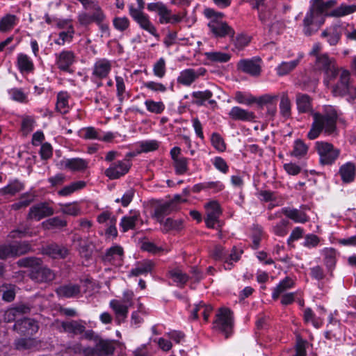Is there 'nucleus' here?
Segmentation results:
<instances>
[{"instance_id":"1","label":"nucleus","mask_w":356,"mask_h":356,"mask_svg":"<svg viewBox=\"0 0 356 356\" xmlns=\"http://www.w3.org/2000/svg\"><path fill=\"white\" fill-rule=\"evenodd\" d=\"M296 103L299 113L311 112L313 117V122L307 134L309 139L317 138L323 131L328 136L336 132L337 120L339 113L335 106L325 105L321 112H314L312 111L311 97L307 94L300 92L296 95Z\"/></svg>"},{"instance_id":"2","label":"nucleus","mask_w":356,"mask_h":356,"mask_svg":"<svg viewBox=\"0 0 356 356\" xmlns=\"http://www.w3.org/2000/svg\"><path fill=\"white\" fill-rule=\"evenodd\" d=\"M337 0H310L309 9L303 19V31L306 35H311L324 23V19L318 17L321 15L325 17H342L356 11V5L341 3L339 6L330 10L337 5Z\"/></svg>"},{"instance_id":"3","label":"nucleus","mask_w":356,"mask_h":356,"mask_svg":"<svg viewBox=\"0 0 356 356\" xmlns=\"http://www.w3.org/2000/svg\"><path fill=\"white\" fill-rule=\"evenodd\" d=\"M337 81L335 83L332 81L334 79H325L324 83L327 88H330L334 96L348 95L351 98L356 97V82L351 76L350 72L344 69H339L337 74Z\"/></svg>"},{"instance_id":"4","label":"nucleus","mask_w":356,"mask_h":356,"mask_svg":"<svg viewBox=\"0 0 356 356\" xmlns=\"http://www.w3.org/2000/svg\"><path fill=\"white\" fill-rule=\"evenodd\" d=\"M20 266L31 268L30 277L36 282H49L54 280L55 274L49 268L42 266V261L38 258L29 257L18 261Z\"/></svg>"},{"instance_id":"5","label":"nucleus","mask_w":356,"mask_h":356,"mask_svg":"<svg viewBox=\"0 0 356 356\" xmlns=\"http://www.w3.org/2000/svg\"><path fill=\"white\" fill-rule=\"evenodd\" d=\"M205 15L211 19L208 24L209 31L216 37H233L234 31L225 22L222 20L224 15L222 13L216 12L213 9L207 8L204 10Z\"/></svg>"},{"instance_id":"6","label":"nucleus","mask_w":356,"mask_h":356,"mask_svg":"<svg viewBox=\"0 0 356 356\" xmlns=\"http://www.w3.org/2000/svg\"><path fill=\"white\" fill-rule=\"evenodd\" d=\"M138 8H135L133 5L129 6V13L131 18L137 23L139 27L148 32L149 34L159 38V34L153 23L151 22L147 14L145 13L143 10L145 6L143 0H136Z\"/></svg>"},{"instance_id":"7","label":"nucleus","mask_w":356,"mask_h":356,"mask_svg":"<svg viewBox=\"0 0 356 356\" xmlns=\"http://www.w3.org/2000/svg\"><path fill=\"white\" fill-rule=\"evenodd\" d=\"M134 293L131 290L123 291L121 300L113 299L109 302L110 307L115 313L118 323L124 322L127 318L129 308L134 305Z\"/></svg>"},{"instance_id":"8","label":"nucleus","mask_w":356,"mask_h":356,"mask_svg":"<svg viewBox=\"0 0 356 356\" xmlns=\"http://www.w3.org/2000/svg\"><path fill=\"white\" fill-rule=\"evenodd\" d=\"M213 328L228 338L233 330L232 312L227 308L219 309L216 318L213 322Z\"/></svg>"},{"instance_id":"9","label":"nucleus","mask_w":356,"mask_h":356,"mask_svg":"<svg viewBox=\"0 0 356 356\" xmlns=\"http://www.w3.org/2000/svg\"><path fill=\"white\" fill-rule=\"evenodd\" d=\"M315 149L319 155L320 163L323 165L332 164L339 155V150L327 142L317 141L315 143Z\"/></svg>"},{"instance_id":"10","label":"nucleus","mask_w":356,"mask_h":356,"mask_svg":"<svg viewBox=\"0 0 356 356\" xmlns=\"http://www.w3.org/2000/svg\"><path fill=\"white\" fill-rule=\"evenodd\" d=\"M315 66L316 69L325 72L326 75L325 79H335L338 74L339 68L336 65L335 60L329 57L326 54L316 56Z\"/></svg>"},{"instance_id":"11","label":"nucleus","mask_w":356,"mask_h":356,"mask_svg":"<svg viewBox=\"0 0 356 356\" xmlns=\"http://www.w3.org/2000/svg\"><path fill=\"white\" fill-rule=\"evenodd\" d=\"M115 350L113 341L100 339L94 348L88 347L84 351L85 356H111Z\"/></svg>"},{"instance_id":"12","label":"nucleus","mask_w":356,"mask_h":356,"mask_svg":"<svg viewBox=\"0 0 356 356\" xmlns=\"http://www.w3.org/2000/svg\"><path fill=\"white\" fill-rule=\"evenodd\" d=\"M131 165L128 159H123L112 163L105 170V175L110 179H116L127 174Z\"/></svg>"},{"instance_id":"13","label":"nucleus","mask_w":356,"mask_h":356,"mask_svg":"<svg viewBox=\"0 0 356 356\" xmlns=\"http://www.w3.org/2000/svg\"><path fill=\"white\" fill-rule=\"evenodd\" d=\"M207 70L204 67L188 68L182 70L177 77V82L183 86H189L200 76H204Z\"/></svg>"},{"instance_id":"14","label":"nucleus","mask_w":356,"mask_h":356,"mask_svg":"<svg viewBox=\"0 0 356 356\" xmlns=\"http://www.w3.org/2000/svg\"><path fill=\"white\" fill-rule=\"evenodd\" d=\"M54 211L46 202H40L31 207L28 213V219L39 221L41 219L52 216Z\"/></svg>"},{"instance_id":"15","label":"nucleus","mask_w":356,"mask_h":356,"mask_svg":"<svg viewBox=\"0 0 356 356\" xmlns=\"http://www.w3.org/2000/svg\"><path fill=\"white\" fill-rule=\"evenodd\" d=\"M207 211V217L205 223L209 228H214L216 224L218 222L221 214L220 204L216 201H211L204 206Z\"/></svg>"},{"instance_id":"16","label":"nucleus","mask_w":356,"mask_h":356,"mask_svg":"<svg viewBox=\"0 0 356 356\" xmlns=\"http://www.w3.org/2000/svg\"><path fill=\"white\" fill-rule=\"evenodd\" d=\"M38 323L35 320L28 318L17 320L14 325V330L25 336L33 335L38 332Z\"/></svg>"},{"instance_id":"17","label":"nucleus","mask_w":356,"mask_h":356,"mask_svg":"<svg viewBox=\"0 0 356 356\" xmlns=\"http://www.w3.org/2000/svg\"><path fill=\"white\" fill-rule=\"evenodd\" d=\"M112 68L111 61L106 58L97 59L94 63L92 75L99 79L106 78Z\"/></svg>"},{"instance_id":"18","label":"nucleus","mask_w":356,"mask_h":356,"mask_svg":"<svg viewBox=\"0 0 356 356\" xmlns=\"http://www.w3.org/2000/svg\"><path fill=\"white\" fill-rule=\"evenodd\" d=\"M124 257L123 248L118 245L107 249L103 256V260L115 266H121Z\"/></svg>"},{"instance_id":"19","label":"nucleus","mask_w":356,"mask_h":356,"mask_svg":"<svg viewBox=\"0 0 356 356\" xmlns=\"http://www.w3.org/2000/svg\"><path fill=\"white\" fill-rule=\"evenodd\" d=\"M55 56L56 63L62 71L68 72L70 66L75 62V55L72 51L64 50Z\"/></svg>"},{"instance_id":"20","label":"nucleus","mask_w":356,"mask_h":356,"mask_svg":"<svg viewBox=\"0 0 356 356\" xmlns=\"http://www.w3.org/2000/svg\"><path fill=\"white\" fill-rule=\"evenodd\" d=\"M260 61L259 58L241 60L238 63V67L243 72L257 76L261 72Z\"/></svg>"},{"instance_id":"21","label":"nucleus","mask_w":356,"mask_h":356,"mask_svg":"<svg viewBox=\"0 0 356 356\" xmlns=\"http://www.w3.org/2000/svg\"><path fill=\"white\" fill-rule=\"evenodd\" d=\"M321 36L323 38H325L330 45H337L341 38L340 25L334 24L326 28L322 31Z\"/></svg>"},{"instance_id":"22","label":"nucleus","mask_w":356,"mask_h":356,"mask_svg":"<svg viewBox=\"0 0 356 356\" xmlns=\"http://www.w3.org/2000/svg\"><path fill=\"white\" fill-rule=\"evenodd\" d=\"M42 253L53 259H64L69 254V250L56 243L49 244L42 248Z\"/></svg>"},{"instance_id":"23","label":"nucleus","mask_w":356,"mask_h":356,"mask_svg":"<svg viewBox=\"0 0 356 356\" xmlns=\"http://www.w3.org/2000/svg\"><path fill=\"white\" fill-rule=\"evenodd\" d=\"M321 252L323 257V263L330 276H332V272L337 264L336 250L332 248H325Z\"/></svg>"},{"instance_id":"24","label":"nucleus","mask_w":356,"mask_h":356,"mask_svg":"<svg viewBox=\"0 0 356 356\" xmlns=\"http://www.w3.org/2000/svg\"><path fill=\"white\" fill-rule=\"evenodd\" d=\"M281 213L297 223H305L309 220V217L304 211L297 209L284 207Z\"/></svg>"},{"instance_id":"25","label":"nucleus","mask_w":356,"mask_h":356,"mask_svg":"<svg viewBox=\"0 0 356 356\" xmlns=\"http://www.w3.org/2000/svg\"><path fill=\"white\" fill-rule=\"evenodd\" d=\"M339 175L343 183L348 184L353 182L356 175L355 165L352 162L344 163L339 168Z\"/></svg>"},{"instance_id":"26","label":"nucleus","mask_w":356,"mask_h":356,"mask_svg":"<svg viewBox=\"0 0 356 356\" xmlns=\"http://www.w3.org/2000/svg\"><path fill=\"white\" fill-rule=\"evenodd\" d=\"M60 164L71 171H82L88 168V162L81 158H72L62 160Z\"/></svg>"},{"instance_id":"27","label":"nucleus","mask_w":356,"mask_h":356,"mask_svg":"<svg viewBox=\"0 0 356 356\" xmlns=\"http://www.w3.org/2000/svg\"><path fill=\"white\" fill-rule=\"evenodd\" d=\"M85 322L83 321L72 320L63 322L61 326L64 332L74 335H78L83 334L85 331Z\"/></svg>"},{"instance_id":"28","label":"nucleus","mask_w":356,"mask_h":356,"mask_svg":"<svg viewBox=\"0 0 356 356\" xmlns=\"http://www.w3.org/2000/svg\"><path fill=\"white\" fill-rule=\"evenodd\" d=\"M229 116L234 120L253 121L254 113L238 106H234L229 112Z\"/></svg>"},{"instance_id":"29","label":"nucleus","mask_w":356,"mask_h":356,"mask_svg":"<svg viewBox=\"0 0 356 356\" xmlns=\"http://www.w3.org/2000/svg\"><path fill=\"white\" fill-rule=\"evenodd\" d=\"M17 67L22 74H29L34 70L33 60L28 55L23 53L17 54Z\"/></svg>"},{"instance_id":"30","label":"nucleus","mask_w":356,"mask_h":356,"mask_svg":"<svg viewBox=\"0 0 356 356\" xmlns=\"http://www.w3.org/2000/svg\"><path fill=\"white\" fill-rule=\"evenodd\" d=\"M140 218V213L136 211H131L129 215L122 217L120 223L122 231L126 232L129 229H134Z\"/></svg>"},{"instance_id":"31","label":"nucleus","mask_w":356,"mask_h":356,"mask_svg":"<svg viewBox=\"0 0 356 356\" xmlns=\"http://www.w3.org/2000/svg\"><path fill=\"white\" fill-rule=\"evenodd\" d=\"M155 267V264L153 261L146 259L138 262L136 267L132 268L129 273L131 276H138L140 275H145L152 273Z\"/></svg>"},{"instance_id":"32","label":"nucleus","mask_w":356,"mask_h":356,"mask_svg":"<svg viewBox=\"0 0 356 356\" xmlns=\"http://www.w3.org/2000/svg\"><path fill=\"white\" fill-rule=\"evenodd\" d=\"M29 312L30 308L28 306L20 305L6 310L4 313L3 318L5 321L7 322L14 321L23 314L29 313Z\"/></svg>"},{"instance_id":"33","label":"nucleus","mask_w":356,"mask_h":356,"mask_svg":"<svg viewBox=\"0 0 356 356\" xmlns=\"http://www.w3.org/2000/svg\"><path fill=\"white\" fill-rule=\"evenodd\" d=\"M177 209L178 207L176 205H174V202H166L156 208L154 211V218L159 223H162L165 216L170 214L171 212Z\"/></svg>"},{"instance_id":"34","label":"nucleus","mask_w":356,"mask_h":356,"mask_svg":"<svg viewBox=\"0 0 356 356\" xmlns=\"http://www.w3.org/2000/svg\"><path fill=\"white\" fill-rule=\"evenodd\" d=\"M294 286L295 281L292 278L289 277H285L273 289L272 293L273 299L277 300L280 295L284 293L287 290L292 289Z\"/></svg>"},{"instance_id":"35","label":"nucleus","mask_w":356,"mask_h":356,"mask_svg":"<svg viewBox=\"0 0 356 356\" xmlns=\"http://www.w3.org/2000/svg\"><path fill=\"white\" fill-rule=\"evenodd\" d=\"M8 95L9 99L13 102L20 104H28L29 102V94L22 88H12L8 89Z\"/></svg>"},{"instance_id":"36","label":"nucleus","mask_w":356,"mask_h":356,"mask_svg":"<svg viewBox=\"0 0 356 356\" xmlns=\"http://www.w3.org/2000/svg\"><path fill=\"white\" fill-rule=\"evenodd\" d=\"M303 57L302 54L299 55L298 58L286 62L281 63L277 67L276 72L278 76H285L293 71L299 64Z\"/></svg>"},{"instance_id":"37","label":"nucleus","mask_w":356,"mask_h":356,"mask_svg":"<svg viewBox=\"0 0 356 356\" xmlns=\"http://www.w3.org/2000/svg\"><path fill=\"white\" fill-rule=\"evenodd\" d=\"M58 205L59 207L58 211L63 214L71 216H78L81 214V208L77 202L66 204L59 203Z\"/></svg>"},{"instance_id":"38","label":"nucleus","mask_w":356,"mask_h":356,"mask_svg":"<svg viewBox=\"0 0 356 356\" xmlns=\"http://www.w3.org/2000/svg\"><path fill=\"white\" fill-rule=\"evenodd\" d=\"M80 286L75 284H68L56 289L57 294L63 298H72L80 293Z\"/></svg>"},{"instance_id":"39","label":"nucleus","mask_w":356,"mask_h":356,"mask_svg":"<svg viewBox=\"0 0 356 356\" xmlns=\"http://www.w3.org/2000/svg\"><path fill=\"white\" fill-rule=\"evenodd\" d=\"M207 60L211 63H227L231 58V54L220 51H211L204 54Z\"/></svg>"},{"instance_id":"40","label":"nucleus","mask_w":356,"mask_h":356,"mask_svg":"<svg viewBox=\"0 0 356 356\" xmlns=\"http://www.w3.org/2000/svg\"><path fill=\"white\" fill-rule=\"evenodd\" d=\"M70 95L67 92L61 91L57 95L56 109L61 114H66L70 110L69 105Z\"/></svg>"},{"instance_id":"41","label":"nucleus","mask_w":356,"mask_h":356,"mask_svg":"<svg viewBox=\"0 0 356 356\" xmlns=\"http://www.w3.org/2000/svg\"><path fill=\"white\" fill-rule=\"evenodd\" d=\"M280 113L283 118H289L291 113V103L286 92L280 96Z\"/></svg>"},{"instance_id":"42","label":"nucleus","mask_w":356,"mask_h":356,"mask_svg":"<svg viewBox=\"0 0 356 356\" xmlns=\"http://www.w3.org/2000/svg\"><path fill=\"white\" fill-rule=\"evenodd\" d=\"M18 23V18L14 15H6L0 19V32H8Z\"/></svg>"},{"instance_id":"43","label":"nucleus","mask_w":356,"mask_h":356,"mask_svg":"<svg viewBox=\"0 0 356 356\" xmlns=\"http://www.w3.org/2000/svg\"><path fill=\"white\" fill-rule=\"evenodd\" d=\"M24 188V184L18 180L10 181L7 186L2 188L0 192L3 195H15Z\"/></svg>"},{"instance_id":"44","label":"nucleus","mask_w":356,"mask_h":356,"mask_svg":"<svg viewBox=\"0 0 356 356\" xmlns=\"http://www.w3.org/2000/svg\"><path fill=\"white\" fill-rule=\"evenodd\" d=\"M162 231L163 232H168L170 231H179L183 227V222L181 220H173L172 218H167L165 220H163Z\"/></svg>"},{"instance_id":"45","label":"nucleus","mask_w":356,"mask_h":356,"mask_svg":"<svg viewBox=\"0 0 356 356\" xmlns=\"http://www.w3.org/2000/svg\"><path fill=\"white\" fill-rule=\"evenodd\" d=\"M308 152V147L301 140H296L293 143V149L291 154L298 159L304 157Z\"/></svg>"},{"instance_id":"46","label":"nucleus","mask_w":356,"mask_h":356,"mask_svg":"<svg viewBox=\"0 0 356 356\" xmlns=\"http://www.w3.org/2000/svg\"><path fill=\"white\" fill-rule=\"evenodd\" d=\"M81 137L86 140H101L102 135L98 129L95 127H88L80 130Z\"/></svg>"},{"instance_id":"47","label":"nucleus","mask_w":356,"mask_h":356,"mask_svg":"<svg viewBox=\"0 0 356 356\" xmlns=\"http://www.w3.org/2000/svg\"><path fill=\"white\" fill-rule=\"evenodd\" d=\"M22 122H21V130L24 134H28L31 133L35 126V121L33 116L23 115L21 117Z\"/></svg>"},{"instance_id":"48","label":"nucleus","mask_w":356,"mask_h":356,"mask_svg":"<svg viewBox=\"0 0 356 356\" xmlns=\"http://www.w3.org/2000/svg\"><path fill=\"white\" fill-rule=\"evenodd\" d=\"M66 225L67 221L58 216L49 218L42 222V226L47 229L62 228Z\"/></svg>"},{"instance_id":"49","label":"nucleus","mask_w":356,"mask_h":356,"mask_svg":"<svg viewBox=\"0 0 356 356\" xmlns=\"http://www.w3.org/2000/svg\"><path fill=\"white\" fill-rule=\"evenodd\" d=\"M33 232L31 229V225L29 223L22 224L17 229L10 233L11 238H22L26 236H32Z\"/></svg>"},{"instance_id":"50","label":"nucleus","mask_w":356,"mask_h":356,"mask_svg":"<svg viewBox=\"0 0 356 356\" xmlns=\"http://www.w3.org/2000/svg\"><path fill=\"white\" fill-rule=\"evenodd\" d=\"M147 110L152 113L161 114L165 108V104L162 102H155L152 99H147L145 102Z\"/></svg>"},{"instance_id":"51","label":"nucleus","mask_w":356,"mask_h":356,"mask_svg":"<svg viewBox=\"0 0 356 356\" xmlns=\"http://www.w3.org/2000/svg\"><path fill=\"white\" fill-rule=\"evenodd\" d=\"M211 256L215 260L223 261L225 265H229L228 258L227 257V252L224 248L220 245H216L211 250Z\"/></svg>"},{"instance_id":"52","label":"nucleus","mask_w":356,"mask_h":356,"mask_svg":"<svg viewBox=\"0 0 356 356\" xmlns=\"http://www.w3.org/2000/svg\"><path fill=\"white\" fill-rule=\"evenodd\" d=\"M86 186V182L83 181H79L65 186L63 188L58 191V194L61 196H67L72 193L83 188Z\"/></svg>"},{"instance_id":"53","label":"nucleus","mask_w":356,"mask_h":356,"mask_svg":"<svg viewBox=\"0 0 356 356\" xmlns=\"http://www.w3.org/2000/svg\"><path fill=\"white\" fill-rule=\"evenodd\" d=\"M92 13L90 14V23L95 22L97 24L104 22L106 16L102 11L100 6L97 4H94L92 7Z\"/></svg>"},{"instance_id":"54","label":"nucleus","mask_w":356,"mask_h":356,"mask_svg":"<svg viewBox=\"0 0 356 356\" xmlns=\"http://www.w3.org/2000/svg\"><path fill=\"white\" fill-rule=\"evenodd\" d=\"M173 165L177 175H184L188 170V159L184 156L176 159V160L173 161Z\"/></svg>"},{"instance_id":"55","label":"nucleus","mask_w":356,"mask_h":356,"mask_svg":"<svg viewBox=\"0 0 356 356\" xmlns=\"http://www.w3.org/2000/svg\"><path fill=\"white\" fill-rule=\"evenodd\" d=\"M113 25L116 30L123 32L129 29L130 21L127 17H116L113 19Z\"/></svg>"},{"instance_id":"56","label":"nucleus","mask_w":356,"mask_h":356,"mask_svg":"<svg viewBox=\"0 0 356 356\" xmlns=\"http://www.w3.org/2000/svg\"><path fill=\"white\" fill-rule=\"evenodd\" d=\"M289 222L282 219L279 222L272 227V232L278 236H284L288 232L287 226Z\"/></svg>"},{"instance_id":"57","label":"nucleus","mask_w":356,"mask_h":356,"mask_svg":"<svg viewBox=\"0 0 356 356\" xmlns=\"http://www.w3.org/2000/svg\"><path fill=\"white\" fill-rule=\"evenodd\" d=\"M140 152H149L157 149L159 147V143L156 140H143L138 143Z\"/></svg>"},{"instance_id":"58","label":"nucleus","mask_w":356,"mask_h":356,"mask_svg":"<svg viewBox=\"0 0 356 356\" xmlns=\"http://www.w3.org/2000/svg\"><path fill=\"white\" fill-rule=\"evenodd\" d=\"M12 247L14 257L26 254L31 250V245L27 242L14 243Z\"/></svg>"},{"instance_id":"59","label":"nucleus","mask_w":356,"mask_h":356,"mask_svg":"<svg viewBox=\"0 0 356 356\" xmlns=\"http://www.w3.org/2000/svg\"><path fill=\"white\" fill-rule=\"evenodd\" d=\"M74 34V29L61 31L58 35V38L56 40H55V43L60 46H63L65 44V42H71V40L73 38Z\"/></svg>"},{"instance_id":"60","label":"nucleus","mask_w":356,"mask_h":356,"mask_svg":"<svg viewBox=\"0 0 356 356\" xmlns=\"http://www.w3.org/2000/svg\"><path fill=\"white\" fill-rule=\"evenodd\" d=\"M154 74L161 79L163 78L166 72L165 61L163 58H160L154 65L153 67Z\"/></svg>"},{"instance_id":"61","label":"nucleus","mask_w":356,"mask_h":356,"mask_svg":"<svg viewBox=\"0 0 356 356\" xmlns=\"http://www.w3.org/2000/svg\"><path fill=\"white\" fill-rule=\"evenodd\" d=\"M211 144L213 146V147L219 151V152H224L226 149V145L224 142L223 138L220 136V134L217 133H213L211 135Z\"/></svg>"},{"instance_id":"62","label":"nucleus","mask_w":356,"mask_h":356,"mask_svg":"<svg viewBox=\"0 0 356 356\" xmlns=\"http://www.w3.org/2000/svg\"><path fill=\"white\" fill-rule=\"evenodd\" d=\"M192 96L197 99L196 104H202L203 102L209 100L212 97L213 93L210 90H206L204 91L194 92Z\"/></svg>"},{"instance_id":"63","label":"nucleus","mask_w":356,"mask_h":356,"mask_svg":"<svg viewBox=\"0 0 356 356\" xmlns=\"http://www.w3.org/2000/svg\"><path fill=\"white\" fill-rule=\"evenodd\" d=\"M278 99L277 95L273 94H265L261 97H259L257 101V104L259 105H267L269 106L270 104H273L276 103V101Z\"/></svg>"},{"instance_id":"64","label":"nucleus","mask_w":356,"mask_h":356,"mask_svg":"<svg viewBox=\"0 0 356 356\" xmlns=\"http://www.w3.org/2000/svg\"><path fill=\"white\" fill-rule=\"evenodd\" d=\"M170 277L179 285L184 284L188 280V276L177 269L170 272Z\"/></svg>"}]
</instances>
